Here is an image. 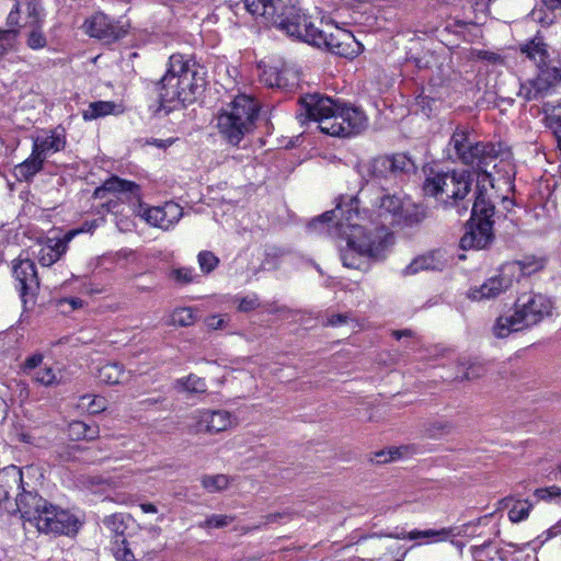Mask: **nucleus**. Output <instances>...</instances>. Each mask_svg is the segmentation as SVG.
Returning <instances> with one entry per match:
<instances>
[{
    "instance_id": "nucleus-48",
    "label": "nucleus",
    "mask_w": 561,
    "mask_h": 561,
    "mask_svg": "<svg viewBox=\"0 0 561 561\" xmlns=\"http://www.w3.org/2000/svg\"><path fill=\"white\" fill-rule=\"evenodd\" d=\"M534 496L539 501H561V488L558 485H551L547 488L536 489Z\"/></svg>"
},
{
    "instance_id": "nucleus-16",
    "label": "nucleus",
    "mask_w": 561,
    "mask_h": 561,
    "mask_svg": "<svg viewBox=\"0 0 561 561\" xmlns=\"http://www.w3.org/2000/svg\"><path fill=\"white\" fill-rule=\"evenodd\" d=\"M493 240V222H478L470 219L468 230L460 239V247L463 250H482L488 248Z\"/></svg>"
},
{
    "instance_id": "nucleus-54",
    "label": "nucleus",
    "mask_w": 561,
    "mask_h": 561,
    "mask_svg": "<svg viewBox=\"0 0 561 561\" xmlns=\"http://www.w3.org/2000/svg\"><path fill=\"white\" fill-rule=\"evenodd\" d=\"M42 363H43V355L35 354V355L26 358V360L23 364V371L30 376L32 373H34L35 370H37L41 367Z\"/></svg>"
},
{
    "instance_id": "nucleus-53",
    "label": "nucleus",
    "mask_w": 561,
    "mask_h": 561,
    "mask_svg": "<svg viewBox=\"0 0 561 561\" xmlns=\"http://www.w3.org/2000/svg\"><path fill=\"white\" fill-rule=\"evenodd\" d=\"M286 251L280 248H270L266 252V257L264 260V265L268 267H277V260L284 256Z\"/></svg>"
},
{
    "instance_id": "nucleus-60",
    "label": "nucleus",
    "mask_w": 561,
    "mask_h": 561,
    "mask_svg": "<svg viewBox=\"0 0 561 561\" xmlns=\"http://www.w3.org/2000/svg\"><path fill=\"white\" fill-rule=\"evenodd\" d=\"M348 320L347 314H332L330 318H328L327 324L331 327H339L342 324H345Z\"/></svg>"
},
{
    "instance_id": "nucleus-21",
    "label": "nucleus",
    "mask_w": 561,
    "mask_h": 561,
    "mask_svg": "<svg viewBox=\"0 0 561 561\" xmlns=\"http://www.w3.org/2000/svg\"><path fill=\"white\" fill-rule=\"evenodd\" d=\"M495 207L489 198L486 191L480 186H477L474 202L471 207V220L478 222H493L492 217L494 216Z\"/></svg>"
},
{
    "instance_id": "nucleus-28",
    "label": "nucleus",
    "mask_w": 561,
    "mask_h": 561,
    "mask_svg": "<svg viewBox=\"0 0 561 561\" xmlns=\"http://www.w3.org/2000/svg\"><path fill=\"white\" fill-rule=\"evenodd\" d=\"M392 178L414 174L416 165L414 161L403 152L389 154Z\"/></svg>"
},
{
    "instance_id": "nucleus-42",
    "label": "nucleus",
    "mask_w": 561,
    "mask_h": 561,
    "mask_svg": "<svg viewBox=\"0 0 561 561\" xmlns=\"http://www.w3.org/2000/svg\"><path fill=\"white\" fill-rule=\"evenodd\" d=\"M196 317L192 308H178L171 314V323L179 327H190L194 324Z\"/></svg>"
},
{
    "instance_id": "nucleus-19",
    "label": "nucleus",
    "mask_w": 561,
    "mask_h": 561,
    "mask_svg": "<svg viewBox=\"0 0 561 561\" xmlns=\"http://www.w3.org/2000/svg\"><path fill=\"white\" fill-rule=\"evenodd\" d=\"M447 265V260L443 252L433 251L415 257L403 270L404 275H414L421 271H442Z\"/></svg>"
},
{
    "instance_id": "nucleus-47",
    "label": "nucleus",
    "mask_w": 561,
    "mask_h": 561,
    "mask_svg": "<svg viewBox=\"0 0 561 561\" xmlns=\"http://www.w3.org/2000/svg\"><path fill=\"white\" fill-rule=\"evenodd\" d=\"M201 270L208 274L213 272L219 264V259L210 251H202L197 256Z\"/></svg>"
},
{
    "instance_id": "nucleus-22",
    "label": "nucleus",
    "mask_w": 561,
    "mask_h": 561,
    "mask_svg": "<svg viewBox=\"0 0 561 561\" xmlns=\"http://www.w3.org/2000/svg\"><path fill=\"white\" fill-rule=\"evenodd\" d=\"M107 193H130L134 196H138L139 186L135 182L112 176L102 186L95 188L93 197L105 198Z\"/></svg>"
},
{
    "instance_id": "nucleus-59",
    "label": "nucleus",
    "mask_w": 561,
    "mask_h": 561,
    "mask_svg": "<svg viewBox=\"0 0 561 561\" xmlns=\"http://www.w3.org/2000/svg\"><path fill=\"white\" fill-rule=\"evenodd\" d=\"M396 455H399V450L398 449H390L388 453L386 451H379L376 454V461L378 463H386L390 460H393L396 458Z\"/></svg>"
},
{
    "instance_id": "nucleus-62",
    "label": "nucleus",
    "mask_w": 561,
    "mask_h": 561,
    "mask_svg": "<svg viewBox=\"0 0 561 561\" xmlns=\"http://www.w3.org/2000/svg\"><path fill=\"white\" fill-rule=\"evenodd\" d=\"M225 320L218 316H210L206 319V324L214 330L222 328Z\"/></svg>"
},
{
    "instance_id": "nucleus-55",
    "label": "nucleus",
    "mask_w": 561,
    "mask_h": 561,
    "mask_svg": "<svg viewBox=\"0 0 561 561\" xmlns=\"http://www.w3.org/2000/svg\"><path fill=\"white\" fill-rule=\"evenodd\" d=\"M259 307V301L255 296L244 297L240 300L238 309L242 312L254 310Z\"/></svg>"
},
{
    "instance_id": "nucleus-57",
    "label": "nucleus",
    "mask_w": 561,
    "mask_h": 561,
    "mask_svg": "<svg viewBox=\"0 0 561 561\" xmlns=\"http://www.w3.org/2000/svg\"><path fill=\"white\" fill-rule=\"evenodd\" d=\"M84 231V229H73L64 234L62 238L56 239V244L64 245L65 252L68 250L69 242L80 232Z\"/></svg>"
},
{
    "instance_id": "nucleus-35",
    "label": "nucleus",
    "mask_w": 561,
    "mask_h": 561,
    "mask_svg": "<svg viewBox=\"0 0 561 561\" xmlns=\"http://www.w3.org/2000/svg\"><path fill=\"white\" fill-rule=\"evenodd\" d=\"M104 526L110 530L115 539L125 538L124 534L126 530L125 516L122 513H115L105 516L103 519Z\"/></svg>"
},
{
    "instance_id": "nucleus-6",
    "label": "nucleus",
    "mask_w": 561,
    "mask_h": 561,
    "mask_svg": "<svg viewBox=\"0 0 561 561\" xmlns=\"http://www.w3.org/2000/svg\"><path fill=\"white\" fill-rule=\"evenodd\" d=\"M260 104L249 95L239 94L216 115L220 139L232 147L243 148V141L255 129Z\"/></svg>"
},
{
    "instance_id": "nucleus-43",
    "label": "nucleus",
    "mask_w": 561,
    "mask_h": 561,
    "mask_svg": "<svg viewBox=\"0 0 561 561\" xmlns=\"http://www.w3.org/2000/svg\"><path fill=\"white\" fill-rule=\"evenodd\" d=\"M158 534H159V529L154 528V527L140 534L137 537V540L133 541L135 549L139 550L144 554L154 551L156 549L153 547H151L150 545H148L147 541L154 539L158 536Z\"/></svg>"
},
{
    "instance_id": "nucleus-11",
    "label": "nucleus",
    "mask_w": 561,
    "mask_h": 561,
    "mask_svg": "<svg viewBox=\"0 0 561 561\" xmlns=\"http://www.w3.org/2000/svg\"><path fill=\"white\" fill-rule=\"evenodd\" d=\"M27 490L23 482V471L16 466H8L0 470V514L20 512L19 500Z\"/></svg>"
},
{
    "instance_id": "nucleus-10",
    "label": "nucleus",
    "mask_w": 561,
    "mask_h": 561,
    "mask_svg": "<svg viewBox=\"0 0 561 561\" xmlns=\"http://www.w3.org/2000/svg\"><path fill=\"white\" fill-rule=\"evenodd\" d=\"M300 41L318 48H324L341 57H353L357 53L354 45L359 46L351 32L335 27L334 32L328 33L316 27L312 21L309 24H304Z\"/></svg>"
},
{
    "instance_id": "nucleus-49",
    "label": "nucleus",
    "mask_w": 561,
    "mask_h": 561,
    "mask_svg": "<svg viewBox=\"0 0 561 561\" xmlns=\"http://www.w3.org/2000/svg\"><path fill=\"white\" fill-rule=\"evenodd\" d=\"M82 451L79 445H67L60 448L58 457L61 462L78 461L81 459Z\"/></svg>"
},
{
    "instance_id": "nucleus-31",
    "label": "nucleus",
    "mask_w": 561,
    "mask_h": 561,
    "mask_svg": "<svg viewBox=\"0 0 561 561\" xmlns=\"http://www.w3.org/2000/svg\"><path fill=\"white\" fill-rule=\"evenodd\" d=\"M522 53L533 60L539 68L546 65L548 51L543 43L531 41L522 47Z\"/></svg>"
},
{
    "instance_id": "nucleus-61",
    "label": "nucleus",
    "mask_w": 561,
    "mask_h": 561,
    "mask_svg": "<svg viewBox=\"0 0 561 561\" xmlns=\"http://www.w3.org/2000/svg\"><path fill=\"white\" fill-rule=\"evenodd\" d=\"M121 205V201L118 197L110 198L102 205V208H104L107 213H117L118 207Z\"/></svg>"
},
{
    "instance_id": "nucleus-3",
    "label": "nucleus",
    "mask_w": 561,
    "mask_h": 561,
    "mask_svg": "<svg viewBox=\"0 0 561 561\" xmlns=\"http://www.w3.org/2000/svg\"><path fill=\"white\" fill-rule=\"evenodd\" d=\"M205 75L203 66L183 55H172L165 75L156 87L160 110L169 113L176 107L175 104H192L204 90Z\"/></svg>"
},
{
    "instance_id": "nucleus-41",
    "label": "nucleus",
    "mask_w": 561,
    "mask_h": 561,
    "mask_svg": "<svg viewBox=\"0 0 561 561\" xmlns=\"http://www.w3.org/2000/svg\"><path fill=\"white\" fill-rule=\"evenodd\" d=\"M533 508V504L527 500L516 501L508 512V518L512 523H520L525 520Z\"/></svg>"
},
{
    "instance_id": "nucleus-51",
    "label": "nucleus",
    "mask_w": 561,
    "mask_h": 561,
    "mask_svg": "<svg viewBox=\"0 0 561 561\" xmlns=\"http://www.w3.org/2000/svg\"><path fill=\"white\" fill-rule=\"evenodd\" d=\"M22 5L25 7L28 16L33 19V24H38L42 13L41 0H25Z\"/></svg>"
},
{
    "instance_id": "nucleus-58",
    "label": "nucleus",
    "mask_w": 561,
    "mask_h": 561,
    "mask_svg": "<svg viewBox=\"0 0 561 561\" xmlns=\"http://www.w3.org/2000/svg\"><path fill=\"white\" fill-rule=\"evenodd\" d=\"M105 410V399L104 398H93L89 403V411L92 414L100 413Z\"/></svg>"
},
{
    "instance_id": "nucleus-8",
    "label": "nucleus",
    "mask_w": 561,
    "mask_h": 561,
    "mask_svg": "<svg viewBox=\"0 0 561 561\" xmlns=\"http://www.w3.org/2000/svg\"><path fill=\"white\" fill-rule=\"evenodd\" d=\"M553 301L541 293L520 294L514 302L512 314L500 316L493 325L496 337H507L513 332L523 331L540 323L552 314Z\"/></svg>"
},
{
    "instance_id": "nucleus-15",
    "label": "nucleus",
    "mask_w": 561,
    "mask_h": 561,
    "mask_svg": "<svg viewBox=\"0 0 561 561\" xmlns=\"http://www.w3.org/2000/svg\"><path fill=\"white\" fill-rule=\"evenodd\" d=\"M512 282L505 274L503 267L500 268L499 274L488 278L480 286L471 287L467 291V298L472 301L490 300L499 297L502 293L512 287Z\"/></svg>"
},
{
    "instance_id": "nucleus-39",
    "label": "nucleus",
    "mask_w": 561,
    "mask_h": 561,
    "mask_svg": "<svg viewBox=\"0 0 561 561\" xmlns=\"http://www.w3.org/2000/svg\"><path fill=\"white\" fill-rule=\"evenodd\" d=\"M30 376L35 382L45 387H50L59 383L57 375L50 367H39Z\"/></svg>"
},
{
    "instance_id": "nucleus-12",
    "label": "nucleus",
    "mask_w": 561,
    "mask_h": 561,
    "mask_svg": "<svg viewBox=\"0 0 561 561\" xmlns=\"http://www.w3.org/2000/svg\"><path fill=\"white\" fill-rule=\"evenodd\" d=\"M12 275L20 291L24 307L33 300L39 289V278L35 263L30 259H16L12 262Z\"/></svg>"
},
{
    "instance_id": "nucleus-37",
    "label": "nucleus",
    "mask_w": 561,
    "mask_h": 561,
    "mask_svg": "<svg viewBox=\"0 0 561 561\" xmlns=\"http://www.w3.org/2000/svg\"><path fill=\"white\" fill-rule=\"evenodd\" d=\"M44 160L45 159L41 154H36V152H34L33 148L30 158L18 167L19 171L24 176L34 175L42 170Z\"/></svg>"
},
{
    "instance_id": "nucleus-1",
    "label": "nucleus",
    "mask_w": 561,
    "mask_h": 561,
    "mask_svg": "<svg viewBox=\"0 0 561 561\" xmlns=\"http://www.w3.org/2000/svg\"><path fill=\"white\" fill-rule=\"evenodd\" d=\"M363 217L358 201L348 197L346 203H339L332 210L313 219L309 227L328 225V232L345 239L346 247L341 249V260L345 267L366 270L368 261L382 260L392 244V233L385 227L368 229L362 225Z\"/></svg>"
},
{
    "instance_id": "nucleus-27",
    "label": "nucleus",
    "mask_w": 561,
    "mask_h": 561,
    "mask_svg": "<svg viewBox=\"0 0 561 561\" xmlns=\"http://www.w3.org/2000/svg\"><path fill=\"white\" fill-rule=\"evenodd\" d=\"M288 71L278 70L276 67H267L261 73V81L270 87L280 90H290L295 83H289L287 78Z\"/></svg>"
},
{
    "instance_id": "nucleus-52",
    "label": "nucleus",
    "mask_w": 561,
    "mask_h": 561,
    "mask_svg": "<svg viewBox=\"0 0 561 561\" xmlns=\"http://www.w3.org/2000/svg\"><path fill=\"white\" fill-rule=\"evenodd\" d=\"M451 430V424L447 421H436L426 428L427 434L431 437H435L437 435L449 433Z\"/></svg>"
},
{
    "instance_id": "nucleus-4",
    "label": "nucleus",
    "mask_w": 561,
    "mask_h": 561,
    "mask_svg": "<svg viewBox=\"0 0 561 561\" xmlns=\"http://www.w3.org/2000/svg\"><path fill=\"white\" fill-rule=\"evenodd\" d=\"M19 501L24 524L35 527L39 533L71 535L78 531L79 523L72 514L53 505L38 493L24 490Z\"/></svg>"
},
{
    "instance_id": "nucleus-32",
    "label": "nucleus",
    "mask_w": 561,
    "mask_h": 561,
    "mask_svg": "<svg viewBox=\"0 0 561 561\" xmlns=\"http://www.w3.org/2000/svg\"><path fill=\"white\" fill-rule=\"evenodd\" d=\"M368 172L376 179L392 178L390 158L387 154L374 158L368 164Z\"/></svg>"
},
{
    "instance_id": "nucleus-34",
    "label": "nucleus",
    "mask_w": 561,
    "mask_h": 561,
    "mask_svg": "<svg viewBox=\"0 0 561 561\" xmlns=\"http://www.w3.org/2000/svg\"><path fill=\"white\" fill-rule=\"evenodd\" d=\"M203 488L210 493L221 492L229 486L230 480L226 474H205L201 479Z\"/></svg>"
},
{
    "instance_id": "nucleus-38",
    "label": "nucleus",
    "mask_w": 561,
    "mask_h": 561,
    "mask_svg": "<svg viewBox=\"0 0 561 561\" xmlns=\"http://www.w3.org/2000/svg\"><path fill=\"white\" fill-rule=\"evenodd\" d=\"M112 550L116 561H135L130 543L125 538L114 539Z\"/></svg>"
},
{
    "instance_id": "nucleus-50",
    "label": "nucleus",
    "mask_w": 561,
    "mask_h": 561,
    "mask_svg": "<svg viewBox=\"0 0 561 561\" xmlns=\"http://www.w3.org/2000/svg\"><path fill=\"white\" fill-rule=\"evenodd\" d=\"M233 519L229 515H211L205 520V526L208 528H222L230 525Z\"/></svg>"
},
{
    "instance_id": "nucleus-18",
    "label": "nucleus",
    "mask_w": 561,
    "mask_h": 561,
    "mask_svg": "<svg viewBox=\"0 0 561 561\" xmlns=\"http://www.w3.org/2000/svg\"><path fill=\"white\" fill-rule=\"evenodd\" d=\"M183 216V208L174 203L167 202L163 206L151 207L144 214L145 220L163 230H169Z\"/></svg>"
},
{
    "instance_id": "nucleus-14",
    "label": "nucleus",
    "mask_w": 561,
    "mask_h": 561,
    "mask_svg": "<svg viewBox=\"0 0 561 561\" xmlns=\"http://www.w3.org/2000/svg\"><path fill=\"white\" fill-rule=\"evenodd\" d=\"M83 28L89 36L106 43L115 42L126 34V30L115 24L103 12H96L88 18L83 23Z\"/></svg>"
},
{
    "instance_id": "nucleus-24",
    "label": "nucleus",
    "mask_w": 561,
    "mask_h": 561,
    "mask_svg": "<svg viewBox=\"0 0 561 561\" xmlns=\"http://www.w3.org/2000/svg\"><path fill=\"white\" fill-rule=\"evenodd\" d=\"M450 535H454V527H446L438 530L435 529H426V530H412L408 534H386L385 537L396 538V539H409L415 540L420 538H431L435 541H445ZM371 537H383V534H374Z\"/></svg>"
},
{
    "instance_id": "nucleus-13",
    "label": "nucleus",
    "mask_w": 561,
    "mask_h": 561,
    "mask_svg": "<svg viewBox=\"0 0 561 561\" xmlns=\"http://www.w3.org/2000/svg\"><path fill=\"white\" fill-rule=\"evenodd\" d=\"M560 77L557 68L541 69L536 78L520 83L518 95L525 101H535L548 95Z\"/></svg>"
},
{
    "instance_id": "nucleus-33",
    "label": "nucleus",
    "mask_w": 561,
    "mask_h": 561,
    "mask_svg": "<svg viewBox=\"0 0 561 561\" xmlns=\"http://www.w3.org/2000/svg\"><path fill=\"white\" fill-rule=\"evenodd\" d=\"M176 387L182 391L191 393H205L207 391L205 380L194 374H191L185 378L178 379Z\"/></svg>"
},
{
    "instance_id": "nucleus-2",
    "label": "nucleus",
    "mask_w": 561,
    "mask_h": 561,
    "mask_svg": "<svg viewBox=\"0 0 561 561\" xmlns=\"http://www.w3.org/2000/svg\"><path fill=\"white\" fill-rule=\"evenodd\" d=\"M299 105L297 118L301 125L317 123L321 133L332 137H353L367 127V117L362 110L342 105L319 93L301 96Z\"/></svg>"
},
{
    "instance_id": "nucleus-26",
    "label": "nucleus",
    "mask_w": 561,
    "mask_h": 561,
    "mask_svg": "<svg viewBox=\"0 0 561 561\" xmlns=\"http://www.w3.org/2000/svg\"><path fill=\"white\" fill-rule=\"evenodd\" d=\"M128 373L124 370L121 363L107 362L98 369V378L106 385H118L128 379Z\"/></svg>"
},
{
    "instance_id": "nucleus-56",
    "label": "nucleus",
    "mask_w": 561,
    "mask_h": 561,
    "mask_svg": "<svg viewBox=\"0 0 561 561\" xmlns=\"http://www.w3.org/2000/svg\"><path fill=\"white\" fill-rule=\"evenodd\" d=\"M21 7H22V3L20 1H16L14 7L12 8L11 12L9 13V15H8L9 28L18 30L16 26H19V13H20Z\"/></svg>"
},
{
    "instance_id": "nucleus-46",
    "label": "nucleus",
    "mask_w": 561,
    "mask_h": 561,
    "mask_svg": "<svg viewBox=\"0 0 561 561\" xmlns=\"http://www.w3.org/2000/svg\"><path fill=\"white\" fill-rule=\"evenodd\" d=\"M26 44L31 49H42L47 45V38L38 24H33V27L28 33Z\"/></svg>"
},
{
    "instance_id": "nucleus-20",
    "label": "nucleus",
    "mask_w": 561,
    "mask_h": 561,
    "mask_svg": "<svg viewBox=\"0 0 561 561\" xmlns=\"http://www.w3.org/2000/svg\"><path fill=\"white\" fill-rule=\"evenodd\" d=\"M404 202L396 194H385L379 198V216L389 219L390 225H402V206Z\"/></svg>"
},
{
    "instance_id": "nucleus-36",
    "label": "nucleus",
    "mask_w": 561,
    "mask_h": 561,
    "mask_svg": "<svg viewBox=\"0 0 561 561\" xmlns=\"http://www.w3.org/2000/svg\"><path fill=\"white\" fill-rule=\"evenodd\" d=\"M425 216L424 209L417 205L404 203L402 206V225L412 226L420 224L424 220Z\"/></svg>"
},
{
    "instance_id": "nucleus-29",
    "label": "nucleus",
    "mask_w": 561,
    "mask_h": 561,
    "mask_svg": "<svg viewBox=\"0 0 561 561\" xmlns=\"http://www.w3.org/2000/svg\"><path fill=\"white\" fill-rule=\"evenodd\" d=\"M65 253V247L56 244V238H48L46 243L41 248L37 259L42 266H50Z\"/></svg>"
},
{
    "instance_id": "nucleus-7",
    "label": "nucleus",
    "mask_w": 561,
    "mask_h": 561,
    "mask_svg": "<svg viewBox=\"0 0 561 561\" xmlns=\"http://www.w3.org/2000/svg\"><path fill=\"white\" fill-rule=\"evenodd\" d=\"M243 9L259 23L273 25L296 39L301 38L304 24L311 19L299 7L298 0H242Z\"/></svg>"
},
{
    "instance_id": "nucleus-23",
    "label": "nucleus",
    "mask_w": 561,
    "mask_h": 561,
    "mask_svg": "<svg viewBox=\"0 0 561 561\" xmlns=\"http://www.w3.org/2000/svg\"><path fill=\"white\" fill-rule=\"evenodd\" d=\"M65 146V135L56 130L50 131L49 135L44 137H37L33 142L34 152H36V154H41L44 159H46L50 153L62 150Z\"/></svg>"
},
{
    "instance_id": "nucleus-44",
    "label": "nucleus",
    "mask_w": 561,
    "mask_h": 561,
    "mask_svg": "<svg viewBox=\"0 0 561 561\" xmlns=\"http://www.w3.org/2000/svg\"><path fill=\"white\" fill-rule=\"evenodd\" d=\"M169 277L179 285H187L195 280L196 274L192 267L172 268Z\"/></svg>"
},
{
    "instance_id": "nucleus-64",
    "label": "nucleus",
    "mask_w": 561,
    "mask_h": 561,
    "mask_svg": "<svg viewBox=\"0 0 561 561\" xmlns=\"http://www.w3.org/2000/svg\"><path fill=\"white\" fill-rule=\"evenodd\" d=\"M60 302L69 304L71 306L72 310L79 309L83 306V301L80 298H75V297L66 298V299L61 300Z\"/></svg>"
},
{
    "instance_id": "nucleus-30",
    "label": "nucleus",
    "mask_w": 561,
    "mask_h": 561,
    "mask_svg": "<svg viewBox=\"0 0 561 561\" xmlns=\"http://www.w3.org/2000/svg\"><path fill=\"white\" fill-rule=\"evenodd\" d=\"M116 105L111 101H96L89 104L88 108L83 110L82 117L84 121H93L114 112Z\"/></svg>"
},
{
    "instance_id": "nucleus-63",
    "label": "nucleus",
    "mask_w": 561,
    "mask_h": 561,
    "mask_svg": "<svg viewBox=\"0 0 561 561\" xmlns=\"http://www.w3.org/2000/svg\"><path fill=\"white\" fill-rule=\"evenodd\" d=\"M547 539H551L561 534V519L551 526L547 531Z\"/></svg>"
},
{
    "instance_id": "nucleus-17",
    "label": "nucleus",
    "mask_w": 561,
    "mask_h": 561,
    "mask_svg": "<svg viewBox=\"0 0 561 561\" xmlns=\"http://www.w3.org/2000/svg\"><path fill=\"white\" fill-rule=\"evenodd\" d=\"M196 432L215 434L229 428L232 416L225 410H199L194 414Z\"/></svg>"
},
{
    "instance_id": "nucleus-25",
    "label": "nucleus",
    "mask_w": 561,
    "mask_h": 561,
    "mask_svg": "<svg viewBox=\"0 0 561 561\" xmlns=\"http://www.w3.org/2000/svg\"><path fill=\"white\" fill-rule=\"evenodd\" d=\"M502 267L513 284L520 276L530 275L541 268V264L534 259L526 257L520 261L507 262Z\"/></svg>"
},
{
    "instance_id": "nucleus-9",
    "label": "nucleus",
    "mask_w": 561,
    "mask_h": 561,
    "mask_svg": "<svg viewBox=\"0 0 561 561\" xmlns=\"http://www.w3.org/2000/svg\"><path fill=\"white\" fill-rule=\"evenodd\" d=\"M470 135L468 127H456L448 142L450 158L473 168L478 173L490 175L488 168L495 165L501 147L493 142L474 141Z\"/></svg>"
},
{
    "instance_id": "nucleus-45",
    "label": "nucleus",
    "mask_w": 561,
    "mask_h": 561,
    "mask_svg": "<svg viewBox=\"0 0 561 561\" xmlns=\"http://www.w3.org/2000/svg\"><path fill=\"white\" fill-rule=\"evenodd\" d=\"M19 30L0 28V57L11 50L16 42Z\"/></svg>"
},
{
    "instance_id": "nucleus-40",
    "label": "nucleus",
    "mask_w": 561,
    "mask_h": 561,
    "mask_svg": "<svg viewBox=\"0 0 561 561\" xmlns=\"http://www.w3.org/2000/svg\"><path fill=\"white\" fill-rule=\"evenodd\" d=\"M69 436L72 439L92 440L99 436V428H92L91 434L85 433V422L73 421L69 424Z\"/></svg>"
},
{
    "instance_id": "nucleus-5",
    "label": "nucleus",
    "mask_w": 561,
    "mask_h": 561,
    "mask_svg": "<svg viewBox=\"0 0 561 561\" xmlns=\"http://www.w3.org/2000/svg\"><path fill=\"white\" fill-rule=\"evenodd\" d=\"M472 182V172L469 170L436 171L431 169L426 172L422 191L424 196L435 198L444 209L454 208L461 216L469 208V204L465 203V199L471 192Z\"/></svg>"
}]
</instances>
